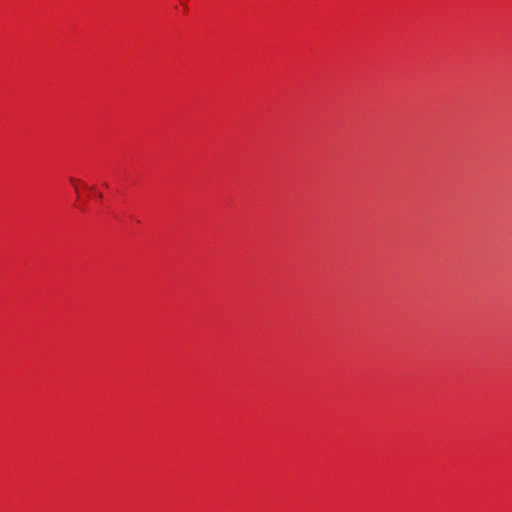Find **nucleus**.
<instances>
[{"instance_id": "nucleus-1", "label": "nucleus", "mask_w": 512, "mask_h": 512, "mask_svg": "<svg viewBox=\"0 0 512 512\" xmlns=\"http://www.w3.org/2000/svg\"><path fill=\"white\" fill-rule=\"evenodd\" d=\"M96 196L102 197L101 193H96Z\"/></svg>"}, {"instance_id": "nucleus-2", "label": "nucleus", "mask_w": 512, "mask_h": 512, "mask_svg": "<svg viewBox=\"0 0 512 512\" xmlns=\"http://www.w3.org/2000/svg\"><path fill=\"white\" fill-rule=\"evenodd\" d=\"M96 196L102 197L101 193H96Z\"/></svg>"}]
</instances>
